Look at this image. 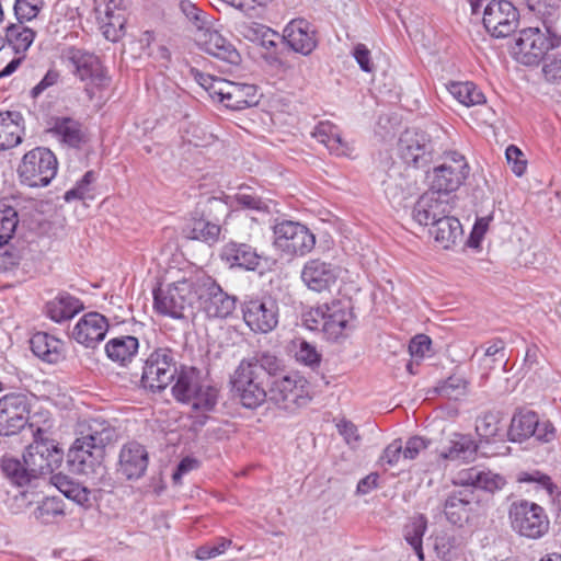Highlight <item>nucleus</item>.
Returning <instances> with one entry per match:
<instances>
[{"instance_id":"nucleus-1","label":"nucleus","mask_w":561,"mask_h":561,"mask_svg":"<svg viewBox=\"0 0 561 561\" xmlns=\"http://www.w3.org/2000/svg\"><path fill=\"white\" fill-rule=\"evenodd\" d=\"M64 451L53 438L33 439L23 454V461L4 458L1 468L12 484L24 489L23 497L34 495L47 484V477L59 469Z\"/></svg>"},{"instance_id":"nucleus-2","label":"nucleus","mask_w":561,"mask_h":561,"mask_svg":"<svg viewBox=\"0 0 561 561\" xmlns=\"http://www.w3.org/2000/svg\"><path fill=\"white\" fill-rule=\"evenodd\" d=\"M310 330H321L325 340L339 342L355 329V316L350 301L333 300L312 308L304 316Z\"/></svg>"},{"instance_id":"nucleus-3","label":"nucleus","mask_w":561,"mask_h":561,"mask_svg":"<svg viewBox=\"0 0 561 561\" xmlns=\"http://www.w3.org/2000/svg\"><path fill=\"white\" fill-rule=\"evenodd\" d=\"M561 47V35H557L551 26L527 27L518 33L513 53L515 58L527 66H536L550 51Z\"/></svg>"},{"instance_id":"nucleus-4","label":"nucleus","mask_w":561,"mask_h":561,"mask_svg":"<svg viewBox=\"0 0 561 561\" xmlns=\"http://www.w3.org/2000/svg\"><path fill=\"white\" fill-rule=\"evenodd\" d=\"M178 371L174 350L154 347L142 362L140 387L151 393H160L174 380Z\"/></svg>"},{"instance_id":"nucleus-5","label":"nucleus","mask_w":561,"mask_h":561,"mask_svg":"<svg viewBox=\"0 0 561 561\" xmlns=\"http://www.w3.org/2000/svg\"><path fill=\"white\" fill-rule=\"evenodd\" d=\"M197 302L195 275L169 284L153 291V306L158 313L181 319L185 310Z\"/></svg>"},{"instance_id":"nucleus-6","label":"nucleus","mask_w":561,"mask_h":561,"mask_svg":"<svg viewBox=\"0 0 561 561\" xmlns=\"http://www.w3.org/2000/svg\"><path fill=\"white\" fill-rule=\"evenodd\" d=\"M268 393L279 409L290 413L308 405L312 400L311 385L298 371L274 378Z\"/></svg>"},{"instance_id":"nucleus-7","label":"nucleus","mask_w":561,"mask_h":561,"mask_svg":"<svg viewBox=\"0 0 561 561\" xmlns=\"http://www.w3.org/2000/svg\"><path fill=\"white\" fill-rule=\"evenodd\" d=\"M272 230L273 245L283 256H305L316 245V236L298 221L279 220L274 224Z\"/></svg>"},{"instance_id":"nucleus-8","label":"nucleus","mask_w":561,"mask_h":561,"mask_svg":"<svg viewBox=\"0 0 561 561\" xmlns=\"http://www.w3.org/2000/svg\"><path fill=\"white\" fill-rule=\"evenodd\" d=\"M508 518L512 529L528 539L543 537L550 526L545 508L528 500L513 502L508 510Z\"/></svg>"},{"instance_id":"nucleus-9","label":"nucleus","mask_w":561,"mask_h":561,"mask_svg":"<svg viewBox=\"0 0 561 561\" xmlns=\"http://www.w3.org/2000/svg\"><path fill=\"white\" fill-rule=\"evenodd\" d=\"M58 162L47 148L37 147L26 152L18 168L20 181L30 187L48 185L56 176Z\"/></svg>"},{"instance_id":"nucleus-10","label":"nucleus","mask_w":561,"mask_h":561,"mask_svg":"<svg viewBox=\"0 0 561 561\" xmlns=\"http://www.w3.org/2000/svg\"><path fill=\"white\" fill-rule=\"evenodd\" d=\"M469 167L465 157L456 151L446 153L445 162L427 175L430 190L448 198L449 193L457 191L465 182Z\"/></svg>"},{"instance_id":"nucleus-11","label":"nucleus","mask_w":561,"mask_h":561,"mask_svg":"<svg viewBox=\"0 0 561 561\" xmlns=\"http://www.w3.org/2000/svg\"><path fill=\"white\" fill-rule=\"evenodd\" d=\"M198 307L208 317L227 318L236 309V298L225 293L221 287L204 273L195 274Z\"/></svg>"},{"instance_id":"nucleus-12","label":"nucleus","mask_w":561,"mask_h":561,"mask_svg":"<svg viewBox=\"0 0 561 561\" xmlns=\"http://www.w3.org/2000/svg\"><path fill=\"white\" fill-rule=\"evenodd\" d=\"M231 385L244 408L255 409L267 398L266 378L243 362H240L236 368L231 377Z\"/></svg>"},{"instance_id":"nucleus-13","label":"nucleus","mask_w":561,"mask_h":561,"mask_svg":"<svg viewBox=\"0 0 561 561\" xmlns=\"http://www.w3.org/2000/svg\"><path fill=\"white\" fill-rule=\"evenodd\" d=\"M67 58L72 66L73 75L85 83L89 98L94 95V89H102L108 83V78L99 57L92 53L71 47Z\"/></svg>"},{"instance_id":"nucleus-14","label":"nucleus","mask_w":561,"mask_h":561,"mask_svg":"<svg viewBox=\"0 0 561 561\" xmlns=\"http://www.w3.org/2000/svg\"><path fill=\"white\" fill-rule=\"evenodd\" d=\"M518 22V10L507 0H491L483 10V25L493 37L510 36Z\"/></svg>"},{"instance_id":"nucleus-15","label":"nucleus","mask_w":561,"mask_h":561,"mask_svg":"<svg viewBox=\"0 0 561 561\" xmlns=\"http://www.w3.org/2000/svg\"><path fill=\"white\" fill-rule=\"evenodd\" d=\"M30 400L25 393L11 392L0 398V435L11 436L24 428L28 421Z\"/></svg>"},{"instance_id":"nucleus-16","label":"nucleus","mask_w":561,"mask_h":561,"mask_svg":"<svg viewBox=\"0 0 561 561\" xmlns=\"http://www.w3.org/2000/svg\"><path fill=\"white\" fill-rule=\"evenodd\" d=\"M245 324L255 333H268L278 324L279 310L271 297L249 299L242 305Z\"/></svg>"},{"instance_id":"nucleus-17","label":"nucleus","mask_w":561,"mask_h":561,"mask_svg":"<svg viewBox=\"0 0 561 561\" xmlns=\"http://www.w3.org/2000/svg\"><path fill=\"white\" fill-rule=\"evenodd\" d=\"M479 502L471 489H460L449 492L443 504L446 519L458 527L469 524L476 516Z\"/></svg>"},{"instance_id":"nucleus-18","label":"nucleus","mask_w":561,"mask_h":561,"mask_svg":"<svg viewBox=\"0 0 561 561\" xmlns=\"http://www.w3.org/2000/svg\"><path fill=\"white\" fill-rule=\"evenodd\" d=\"M341 275V267L321 259L308 260L300 273L304 285L314 293L330 291Z\"/></svg>"},{"instance_id":"nucleus-19","label":"nucleus","mask_w":561,"mask_h":561,"mask_svg":"<svg viewBox=\"0 0 561 561\" xmlns=\"http://www.w3.org/2000/svg\"><path fill=\"white\" fill-rule=\"evenodd\" d=\"M398 146L400 156L407 164L422 168L431 161L433 145L424 131L407 129L400 136Z\"/></svg>"},{"instance_id":"nucleus-20","label":"nucleus","mask_w":561,"mask_h":561,"mask_svg":"<svg viewBox=\"0 0 561 561\" xmlns=\"http://www.w3.org/2000/svg\"><path fill=\"white\" fill-rule=\"evenodd\" d=\"M103 458V451L91 445L83 436H80L68 450L67 463L72 472L90 476L102 469Z\"/></svg>"},{"instance_id":"nucleus-21","label":"nucleus","mask_w":561,"mask_h":561,"mask_svg":"<svg viewBox=\"0 0 561 561\" xmlns=\"http://www.w3.org/2000/svg\"><path fill=\"white\" fill-rule=\"evenodd\" d=\"M284 42L302 56H309L318 46L316 27L306 19H293L283 31Z\"/></svg>"},{"instance_id":"nucleus-22","label":"nucleus","mask_w":561,"mask_h":561,"mask_svg":"<svg viewBox=\"0 0 561 561\" xmlns=\"http://www.w3.org/2000/svg\"><path fill=\"white\" fill-rule=\"evenodd\" d=\"M108 328L106 317L94 311L88 312L75 324L71 337L85 347H94L105 339Z\"/></svg>"},{"instance_id":"nucleus-23","label":"nucleus","mask_w":561,"mask_h":561,"mask_svg":"<svg viewBox=\"0 0 561 561\" xmlns=\"http://www.w3.org/2000/svg\"><path fill=\"white\" fill-rule=\"evenodd\" d=\"M195 41L205 53L218 59L233 66L241 62L239 51L218 31L208 27L201 30L196 33Z\"/></svg>"},{"instance_id":"nucleus-24","label":"nucleus","mask_w":561,"mask_h":561,"mask_svg":"<svg viewBox=\"0 0 561 561\" xmlns=\"http://www.w3.org/2000/svg\"><path fill=\"white\" fill-rule=\"evenodd\" d=\"M218 101L226 107L234 111L255 106L260 101L259 89L255 84L232 82L226 80L221 84Z\"/></svg>"},{"instance_id":"nucleus-25","label":"nucleus","mask_w":561,"mask_h":561,"mask_svg":"<svg viewBox=\"0 0 561 561\" xmlns=\"http://www.w3.org/2000/svg\"><path fill=\"white\" fill-rule=\"evenodd\" d=\"M148 467V453L137 442H129L121 448L118 471L128 480L141 478Z\"/></svg>"},{"instance_id":"nucleus-26","label":"nucleus","mask_w":561,"mask_h":561,"mask_svg":"<svg viewBox=\"0 0 561 561\" xmlns=\"http://www.w3.org/2000/svg\"><path fill=\"white\" fill-rule=\"evenodd\" d=\"M451 210L449 199L437 194L436 191H427L420 196L413 208L414 220L422 226L437 220Z\"/></svg>"},{"instance_id":"nucleus-27","label":"nucleus","mask_w":561,"mask_h":561,"mask_svg":"<svg viewBox=\"0 0 561 561\" xmlns=\"http://www.w3.org/2000/svg\"><path fill=\"white\" fill-rule=\"evenodd\" d=\"M174 380L172 394L176 401L185 403L209 378L196 367L181 366Z\"/></svg>"},{"instance_id":"nucleus-28","label":"nucleus","mask_w":561,"mask_h":561,"mask_svg":"<svg viewBox=\"0 0 561 561\" xmlns=\"http://www.w3.org/2000/svg\"><path fill=\"white\" fill-rule=\"evenodd\" d=\"M221 257L231 267L255 271L261 263L256 249L247 243L229 242L221 251Z\"/></svg>"},{"instance_id":"nucleus-29","label":"nucleus","mask_w":561,"mask_h":561,"mask_svg":"<svg viewBox=\"0 0 561 561\" xmlns=\"http://www.w3.org/2000/svg\"><path fill=\"white\" fill-rule=\"evenodd\" d=\"M81 436L105 454L106 446L117 440L118 432L111 422L98 416L87 421L85 428L81 432Z\"/></svg>"},{"instance_id":"nucleus-30","label":"nucleus","mask_w":561,"mask_h":561,"mask_svg":"<svg viewBox=\"0 0 561 561\" xmlns=\"http://www.w3.org/2000/svg\"><path fill=\"white\" fill-rule=\"evenodd\" d=\"M476 453L477 445L469 436L454 434L439 450L438 458L446 462H468L473 460Z\"/></svg>"},{"instance_id":"nucleus-31","label":"nucleus","mask_w":561,"mask_h":561,"mask_svg":"<svg viewBox=\"0 0 561 561\" xmlns=\"http://www.w3.org/2000/svg\"><path fill=\"white\" fill-rule=\"evenodd\" d=\"M83 308V302L79 298L68 293H60L46 304L45 312L50 320L61 323L72 319Z\"/></svg>"},{"instance_id":"nucleus-32","label":"nucleus","mask_w":561,"mask_h":561,"mask_svg":"<svg viewBox=\"0 0 561 561\" xmlns=\"http://www.w3.org/2000/svg\"><path fill=\"white\" fill-rule=\"evenodd\" d=\"M104 348L112 362L126 367L137 356L139 341L133 335H121L108 340Z\"/></svg>"},{"instance_id":"nucleus-33","label":"nucleus","mask_w":561,"mask_h":561,"mask_svg":"<svg viewBox=\"0 0 561 561\" xmlns=\"http://www.w3.org/2000/svg\"><path fill=\"white\" fill-rule=\"evenodd\" d=\"M311 135L323 144L331 153L350 157L353 152L352 147L343 140L337 126L329 121L318 123Z\"/></svg>"},{"instance_id":"nucleus-34","label":"nucleus","mask_w":561,"mask_h":561,"mask_svg":"<svg viewBox=\"0 0 561 561\" xmlns=\"http://www.w3.org/2000/svg\"><path fill=\"white\" fill-rule=\"evenodd\" d=\"M30 344L34 355L46 363L56 364L64 358V342L48 333H35Z\"/></svg>"},{"instance_id":"nucleus-35","label":"nucleus","mask_w":561,"mask_h":561,"mask_svg":"<svg viewBox=\"0 0 561 561\" xmlns=\"http://www.w3.org/2000/svg\"><path fill=\"white\" fill-rule=\"evenodd\" d=\"M432 226L431 234L444 249L451 248L462 236V227L458 218L446 214L439 217Z\"/></svg>"},{"instance_id":"nucleus-36","label":"nucleus","mask_w":561,"mask_h":561,"mask_svg":"<svg viewBox=\"0 0 561 561\" xmlns=\"http://www.w3.org/2000/svg\"><path fill=\"white\" fill-rule=\"evenodd\" d=\"M27 22L11 23L5 27L4 38L9 47L15 53V55H22L25 57V53L34 43L37 32L26 25Z\"/></svg>"},{"instance_id":"nucleus-37","label":"nucleus","mask_w":561,"mask_h":561,"mask_svg":"<svg viewBox=\"0 0 561 561\" xmlns=\"http://www.w3.org/2000/svg\"><path fill=\"white\" fill-rule=\"evenodd\" d=\"M22 134L23 126L20 113H0V150H8L21 144Z\"/></svg>"},{"instance_id":"nucleus-38","label":"nucleus","mask_w":561,"mask_h":561,"mask_svg":"<svg viewBox=\"0 0 561 561\" xmlns=\"http://www.w3.org/2000/svg\"><path fill=\"white\" fill-rule=\"evenodd\" d=\"M218 397L219 390L209 379L185 402V404L190 405L193 411L203 415V417L196 422L199 426L205 424L207 419L206 413L211 412L217 405Z\"/></svg>"},{"instance_id":"nucleus-39","label":"nucleus","mask_w":561,"mask_h":561,"mask_svg":"<svg viewBox=\"0 0 561 561\" xmlns=\"http://www.w3.org/2000/svg\"><path fill=\"white\" fill-rule=\"evenodd\" d=\"M50 133L61 142L72 148H79L85 141V134L81 124L70 117L55 118Z\"/></svg>"},{"instance_id":"nucleus-40","label":"nucleus","mask_w":561,"mask_h":561,"mask_svg":"<svg viewBox=\"0 0 561 561\" xmlns=\"http://www.w3.org/2000/svg\"><path fill=\"white\" fill-rule=\"evenodd\" d=\"M35 248L33 243L13 245L2 253L1 264L5 268L21 267L24 271H30L37 260Z\"/></svg>"},{"instance_id":"nucleus-41","label":"nucleus","mask_w":561,"mask_h":561,"mask_svg":"<svg viewBox=\"0 0 561 561\" xmlns=\"http://www.w3.org/2000/svg\"><path fill=\"white\" fill-rule=\"evenodd\" d=\"M221 226L204 217H192L186 226V237L209 245L220 240Z\"/></svg>"},{"instance_id":"nucleus-42","label":"nucleus","mask_w":561,"mask_h":561,"mask_svg":"<svg viewBox=\"0 0 561 561\" xmlns=\"http://www.w3.org/2000/svg\"><path fill=\"white\" fill-rule=\"evenodd\" d=\"M538 425V414L530 410H519L516 412L510 424L507 435L512 442L523 443L533 437Z\"/></svg>"},{"instance_id":"nucleus-43","label":"nucleus","mask_w":561,"mask_h":561,"mask_svg":"<svg viewBox=\"0 0 561 561\" xmlns=\"http://www.w3.org/2000/svg\"><path fill=\"white\" fill-rule=\"evenodd\" d=\"M119 3L115 0H100L96 11L104 14L107 22L102 25L104 36L112 42H116L121 36L124 19L121 14H115Z\"/></svg>"},{"instance_id":"nucleus-44","label":"nucleus","mask_w":561,"mask_h":561,"mask_svg":"<svg viewBox=\"0 0 561 561\" xmlns=\"http://www.w3.org/2000/svg\"><path fill=\"white\" fill-rule=\"evenodd\" d=\"M426 529L427 519L424 515L413 516L403 528L404 540L413 549L420 561L424 559L423 537Z\"/></svg>"},{"instance_id":"nucleus-45","label":"nucleus","mask_w":561,"mask_h":561,"mask_svg":"<svg viewBox=\"0 0 561 561\" xmlns=\"http://www.w3.org/2000/svg\"><path fill=\"white\" fill-rule=\"evenodd\" d=\"M447 89L449 93L465 106H474L485 102L484 94L473 82H450Z\"/></svg>"},{"instance_id":"nucleus-46","label":"nucleus","mask_w":561,"mask_h":561,"mask_svg":"<svg viewBox=\"0 0 561 561\" xmlns=\"http://www.w3.org/2000/svg\"><path fill=\"white\" fill-rule=\"evenodd\" d=\"M65 515V502L59 496H49L41 502L34 511L35 518L45 525L55 523Z\"/></svg>"},{"instance_id":"nucleus-47","label":"nucleus","mask_w":561,"mask_h":561,"mask_svg":"<svg viewBox=\"0 0 561 561\" xmlns=\"http://www.w3.org/2000/svg\"><path fill=\"white\" fill-rule=\"evenodd\" d=\"M256 373L267 379V376H274L280 368V360L268 352L259 353L255 356L243 359Z\"/></svg>"},{"instance_id":"nucleus-48","label":"nucleus","mask_w":561,"mask_h":561,"mask_svg":"<svg viewBox=\"0 0 561 561\" xmlns=\"http://www.w3.org/2000/svg\"><path fill=\"white\" fill-rule=\"evenodd\" d=\"M33 432V439L51 438L54 419L47 410H39L32 415L28 414L27 423Z\"/></svg>"},{"instance_id":"nucleus-49","label":"nucleus","mask_w":561,"mask_h":561,"mask_svg":"<svg viewBox=\"0 0 561 561\" xmlns=\"http://www.w3.org/2000/svg\"><path fill=\"white\" fill-rule=\"evenodd\" d=\"M293 345L295 358L299 364L311 369H316L320 366L322 356L318 352L316 345L300 339L294 341Z\"/></svg>"},{"instance_id":"nucleus-50","label":"nucleus","mask_w":561,"mask_h":561,"mask_svg":"<svg viewBox=\"0 0 561 561\" xmlns=\"http://www.w3.org/2000/svg\"><path fill=\"white\" fill-rule=\"evenodd\" d=\"M237 33L243 38L252 42L266 45V37L274 35L275 32L263 24L256 22L243 21L236 25Z\"/></svg>"},{"instance_id":"nucleus-51","label":"nucleus","mask_w":561,"mask_h":561,"mask_svg":"<svg viewBox=\"0 0 561 561\" xmlns=\"http://www.w3.org/2000/svg\"><path fill=\"white\" fill-rule=\"evenodd\" d=\"M56 486L65 494L66 497L81 506H90V491L87 488L68 481L66 478L56 477Z\"/></svg>"},{"instance_id":"nucleus-52","label":"nucleus","mask_w":561,"mask_h":561,"mask_svg":"<svg viewBox=\"0 0 561 561\" xmlns=\"http://www.w3.org/2000/svg\"><path fill=\"white\" fill-rule=\"evenodd\" d=\"M44 0H15L13 11L16 21L32 22L44 9Z\"/></svg>"},{"instance_id":"nucleus-53","label":"nucleus","mask_w":561,"mask_h":561,"mask_svg":"<svg viewBox=\"0 0 561 561\" xmlns=\"http://www.w3.org/2000/svg\"><path fill=\"white\" fill-rule=\"evenodd\" d=\"M96 180V174L93 171H88L80 181L77 182L76 186L68 190L64 199L71 202L75 199L92 198V184Z\"/></svg>"},{"instance_id":"nucleus-54","label":"nucleus","mask_w":561,"mask_h":561,"mask_svg":"<svg viewBox=\"0 0 561 561\" xmlns=\"http://www.w3.org/2000/svg\"><path fill=\"white\" fill-rule=\"evenodd\" d=\"M506 483L507 481L502 474L489 469H479V478L476 489L489 493H495L503 490Z\"/></svg>"},{"instance_id":"nucleus-55","label":"nucleus","mask_w":561,"mask_h":561,"mask_svg":"<svg viewBox=\"0 0 561 561\" xmlns=\"http://www.w3.org/2000/svg\"><path fill=\"white\" fill-rule=\"evenodd\" d=\"M476 431L478 435L489 442L496 437L500 432V419L496 414L489 412L478 417L476 422Z\"/></svg>"},{"instance_id":"nucleus-56","label":"nucleus","mask_w":561,"mask_h":561,"mask_svg":"<svg viewBox=\"0 0 561 561\" xmlns=\"http://www.w3.org/2000/svg\"><path fill=\"white\" fill-rule=\"evenodd\" d=\"M18 222V214L13 208L0 209V247L13 237Z\"/></svg>"},{"instance_id":"nucleus-57","label":"nucleus","mask_w":561,"mask_h":561,"mask_svg":"<svg viewBox=\"0 0 561 561\" xmlns=\"http://www.w3.org/2000/svg\"><path fill=\"white\" fill-rule=\"evenodd\" d=\"M191 72L195 81L209 93V96L218 101L219 90L222 88L221 84H225L226 79L204 73L197 69H192Z\"/></svg>"},{"instance_id":"nucleus-58","label":"nucleus","mask_w":561,"mask_h":561,"mask_svg":"<svg viewBox=\"0 0 561 561\" xmlns=\"http://www.w3.org/2000/svg\"><path fill=\"white\" fill-rule=\"evenodd\" d=\"M465 390L466 381L459 377H449L436 388L437 393L447 399H456L461 396Z\"/></svg>"},{"instance_id":"nucleus-59","label":"nucleus","mask_w":561,"mask_h":561,"mask_svg":"<svg viewBox=\"0 0 561 561\" xmlns=\"http://www.w3.org/2000/svg\"><path fill=\"white\" fill-rule=\"evenodd\" d=\"M542 71L548 81H561V50L548 54L543 59Z\"/></svg>"},{"instance_id":"nucleus-60","label":"nucleus","mask_w":561,"mask_h":561,"mask_svg":"<svg viewBox=\"0 0 561 561\" xmlns=\"http://www.w3.org/2000/svg\"><path fill=\"white\" fill-rule=\"evenodd\" d=\"M231 540L221 538L216 542L204 545L196 550V558L199 560H208L216 558L225 553V551L227 550L228 547L231 546Z\"/></svg>"},{"instance_id":"nucleus-61","label":"nucleus","mask_w":561,"mask_h":561,"mask_svg":"<svg viewBox=\"0 0 561 561\" xmlns=\"http://www.w3.org/2000/svg\"><path fill=\"white\" fill-rule=\"evenodd\" d=\"M506 160L512 165V171L515 175L522 176L527 169V162L524 159L523 151L514 146L510 145L505 151Z\"/></svg>"},{"instance_id":"nucleus-62","label":"nucleus","mask_w":561,"mask_h":561,"mask_svg":"<svg viewBox=\"0 0 561 561\" xmlns=\"http://www.w3.org/2000/svg\"><path fill=\"white\" fill-rule=\"evenodd\" d=\"M432 340L425 334L415 335L409 344V353L412 357L423 359L431 351Z\"/></svg>"},{"instance_id":"nucleus-63","label":"nucleus","mask_w":561,"mask_h":561,"mask_svg":"<svg viewBox=\"0 0 561 561\" xmlns=\"http://www.w3.org/2000/svg\"><path fill=\"white\" fill-rule=\"evenodd\" d=\"M352 56L358 64L359 68L365 72H373L375 69L374 62L371 60V54L368 47L365 44L358 43L354 46Z\"/></svg>"},{"instance_id":"nucleus-64","label":"nucleus","mask_w":561,"mask_h":561,"mask_svg":"<svg viewBox=\"0 0 561 561\" xmlns=\"http://www.w3.org/2000/svg\"><path fill=\"white\" fill-rule=\"evenodd\" d=\"M401 458H403V440L397 438L385 448L381 461L392 467L396 466Z\"/></svg>"}]
</instances>
